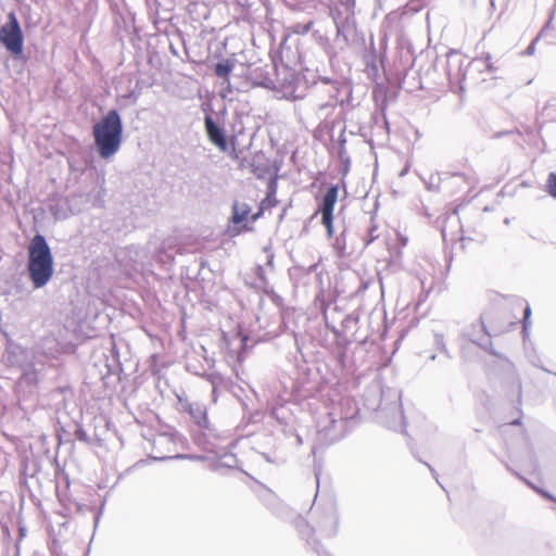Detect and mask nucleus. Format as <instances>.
Instances as JSON below:
<instances>
[{
  "instance_id": "obj_1",
  "label": "nucleus",
  "mask_w": 556,
  "mask_h": 556,
  "mask_svg": "<svg viewBox=\"0 0 556 556\" xmlns=\"http://www.w3.org/2000/svg\"><path fill=\"white\" fill-rule=\"evenodd\" d=\"M53 255L45 238L36 233L28 245L27 274L35 289L43 288L53 276Z\"/></svg>"
},
{
  "instance_id": "obj_2",
  "label": "nucleus",
  "mask_w": 556,
  "mask_h": 556,
  "mask_svg": "<svg viewBox=\"0 0 556 556\" xmlns=\"http://www.w3.org/2000/svg\"><path fill=\"white\" fill-rule=\"evenodd\" d=\"M92 135L100 157L113 156L119 150L123 138V122L118 111L110 110L93 125Z\"/></svg>"
},
{
  "instance_id": "obj_3",
  "label": "nucleus",
  "mask_w": 556,
  "mask_h": 556,
  "mask_svg": "<svg viewBox=\"0 0 556 556\" xmlns=\"http://www.w3.org/2000/svg\"><path fill=\"white\" fill-rule=\"evenodd\" d=\"M336 26L334 45L340 51H344L349 47L362 48L365 45V37L358 31L355 17L348 10L340 11L338 8L331 9Z\"/></svg>"
},
{
  "instance_id": "obj_4",
  "label": "nucleus",
  "mask_w": 556,
  "mask_h": 556,
  "mask_svg": "<svg viewBox=\"0 0 556 556\" xmlns=\"http://www.w3.org/2000/svg\"><path fill=\"white\" fill-rule=\"evenodd\" d=\"M488 70L490 73L496 71L491 62V55L486 54L485 58L475 59L472 61L466 60L463 55L457 52H451L447 55V77L451 84H459V88L463 91L465 89L464 83L467 80V74L469 71H479L482 68Z\"/></svg>"
},
{
  "instance_id": "obj_5",
  "label": "nucleus",
  "mask_w": 556,
  "mask_h": 556,
  "mask_svg": "<svg viewBox=\"0 0 556 556\" xmlns=\"http://www.w3.org/2000/svg\"><path fill=\"white\" fill-rule=\"evenodd\" d=\"M349 417L338 416L330 412L317 421L316 442L319 445H330L340 441L348 432Z\"/></svg>"
},
{
  "instance_id": "obj_6",
  "label": "nucleus",
  "mask_w": 556,
  "mask_h": 556,
  "mask_svg": "<svg viewBox=\"0 0 556 556\" xmlns=\"http://www.w3.org/2000/svg\"><path fill=\"white\" fill-rule=\"evenodd\" d=\"M299 80V75L293 68L283 64L277 65L270 90L287 100L300 99L302 96L298 93Z\"/></svg>"
},
{
  "instance_id": "obj_7",
  "label": "nucleus",
  "mask_w": 556,
  "mask_h": 556,
  "mask_svg": "<svg viewBox=\"0 0 556 556\" xmlns=\"http://www.w3.org/2000/svg\"><path fill=\"white\" fill-rule=\"evenodd\" d=\"M276 67L277 64L274 61L264 63L260 60L249 64L247 67L242 66V75L247 77L252 86L270 89L274 86L273 78Z\"/></svg>"
},
{
  "instance_id": "obj_8",
  "label": "nucleus",
  "mask_w": 556,
  "mask_h": 556,
  "mask_svg": "<svg viewBox=\"0 0 556 556\" xmlns=\"http://www.w3.org/2000/svg\"><path fill=\"white\" fill-rule=\"evenodd\" d=\"M0 42L13 55L23 52L24 36L14 13L9 14V21L0 28Z\"/></svg>"
},
{
  "instance_id": "obj_9",
  "label": "nucleus",
  "mask_w": 556,
  "mask_h": 556,
  "mask_svg": "<svg viewBox=\"0 0 556 556\" xmlns=\"http://www.w3.org/2000/svg\"><path fill=\"white\" fill-rule=\"evenodd\" d=\"M326 326L336 337H342L345 332L355 328L358 323V316L355 314H344L334 306L331 311L324 312Z\"/></svg>"
},
{
  "instance_id": "obj_10",
  "label": "nucleus",
  "mask_w": 556,
  "mask_h": 556,
  "mask_svg": "<svg viewBox=\"0 0 556 556\" xmlns=\"http://www.w3.org/2000/svg\"><path fill=\"white\" fill-rule=\"evenodd\" d=\"M64 352V346L54 336L43 337L34 349V359L41 365L46 363L50 367H56L59 356Z\"/></svg>"
},
{
  "instance_id": "obj_11",
  "label": "nucleus",
  "mask_w": 556,
  "mask_h": 556,
  "mask_svg": "<svg viewBox=\"0 0 556 556\" xmlns=\"http://www.w3.org/2000/svg\"><path fill=\"white\" fill-rule=\"evenodd\" d=\"M378 417L389 429L403 431L405 428L404 415L399 400L391 403L389 407L379 406Z\"/></svg>"
},
{
  "instance_id": "obj_12",
  "label": "nucleus",
  "mask_w": 556,
  "mask_h": 556,
  "mask_svg": "<svg viewBox=\"0 0 556 556\" xmlns=\"http://www.w3.org/2000/svg\"><path fill=\"white\" fill-rule=\"evenodd\" d=\"M462 337L468 339L470 342L477 344L479 348L494 354L491 351L492 342L490 333L488 332L483 321L479 324H472L468 329L462 332Z\"/></svg>"
},
{
  "instance_id": "obj_13",
  "label": "nucleus",
  "mask_w": 556,
  "mask_h": 556,
  "mask_svg": "<svg viewBox=\"0 0 556 556\" xmlns=\"http://www.w3.org/2000/svg\"><path fill=\"white\" fill-rule=\"evenodd\" d=\"M39 362L34 359V362H30L24 368H22V375L18 379L17 386L20 388H29L30 390L36 387L42 379V367Z\"/></svg>"
},
{
  "instance_id": "obj_14",
  "label": "nucleus",
  "mask_w": 556,
  "mask_h": 556,
  "mask_svg": "<svg viewBox=\"0 0 556 556\" xmlns=\"http://www.w3.org/2000/svg\"><path fill=\"white\" fill-rule=\"evenodd\" d=\"M204 127L210 141L219 150L225 151L227 149L225 129L210 114L204 116Z\"/></svg>"
},
{
  "instance_id": "obj_15",
  "label": "nucleus",
  "mask_w": 556,
  "mask_h": 556,
  "mask_svg": "<svg viewBox=\"0 0 556 556\" xmlns=\"http://www.w3.org/2000/svg\"><path fill=\"white\" fill-rule=\"evenodd\" d=\"M338 191H339L338 185H330L327 188L325 194L321 198V201L318 205V211H317V213H319L321 215V217L323 216H333V208L337 203Z\"/></svg>"
},
{
  "instance_id": "obj_16",
  "label": "nucleus",
  "mask_w": 556,
  "mask_h": 556,
  "mask_svg": "<svg viewBox=\"0 0 556 556\" xmlns=\"http://www.w3.org/2000/svg\"><path fill=\"white\" fill-rule=\"evenodd\" d=\"M188 413L193 420L194 425L201 430H208V419L206 406L202 403H190L188 405Z\"/></svg>"
},
{
  "instance_id": "obj_17",
  "label": "nucleus",
  "mask_w": 556,
  "mask_h": 556,
  "mask_svg": "<svg viewBox=\"0 0 556 556\" xmlns=\"http://www.w3.org/2000/svg\"><path fill=\"white\" fill-rule=\"evenodd\" d=\"M339 516L333 509L327 511L323 521L318 525L317 531L324 536H334L338 532Z\"/></svg>"
},
{
  "instance_id": "obj_18",
  "label": "nucleus",
  "mask_w": 556,
  "mask_h": 556,
  "mask_svg": "<svg viewBox=\"0 0 556 556\" xmlns=\"http://www.w3.org/2000/svg\"><path fill=\"white\" fill-rule=\"evenodd\" d=\"M5 353V362L10 366H16L22 369L28 364L26 363L27 352L20 345L10 344Z\"/></svg>"
},
{
  "instance_id": "obj_19",
  "label": "nucleus",
  "mask_w": 556,
  "mask_h": 556,
  "mask_svg": "<svg viewBox=\"0 0 556 556\" xmlns=\"http://www.w3.org/2000/svg\"><path fill=\"white\" fill-rule=\"evenodd\" d=\"M296 527L302 538H304L309 545L313 546L318 556H331L326 551H321L318 546V542L316 540H311V534L315 532V529L311 528L309 525L304 519H299L296 521Z\"/></svg>"
},
{
  "instance_id": "obj_20",
  "label": "nucleus",
  "mask_w": 556,
  "mask_h": 556,
  "mask_svg": "<svg viewBox=\"0 0 556 556\" xmlns=\"http://www.w3.org/2000/svg\"><path fill=\"white\" fill-rule=\"evenodd\" d=\"M251 213V207L248 203H241L239 201H235L232 204V214L230 217V222L233 225H240L244 220L248 219V216Z\"/></svg>"
},
{
  "instance_id": "obj_21",
  "label": "nucleus",
  "mask_w": 556,
  "mask_h": 556,
  "mask_svg": "<svg viewBox=\"0 0 556 556\" xmlns=\"http://www.w3.org/2000/svg\"><path fill=\"white\" fill-rule=\"evenodd\" d=\"M152 443H153L154 450H156V453H157L154 456L155 459L172 458V456L164 455L163 452L160 450L161 447H166L167 445L173 444V439H172L170 434L160 433L154 437Z\"/></svg>"
},
{
  "instance_id": "obj_22",
  "label": "nucleus",
  "mask_w": 556,
  "mask_h": 556,
  "mask_svg": "<svg viewBox=\"0 0 556 556\" xmlns=\"http://www.w3.org/2000/svg\"><path fill=\"white\" fill-rule=\"evenodd\" d=\"M235 67V62L231 59L224 60L218 62L214 66V73L217 77L223 79H228L230 73Z\"/></svg>"
},
{
  "instance_id": "obj_23",
  "label": "nucleus",
  "mask_w": 556,
  "mask_h": 556,
  "mask_svg": "<svg viewBox=\"0 0 556 556\" xmlns=\"http://www.w3.org/2000/svg\"><path fill=\"white\" fill-rule=\"evenodd\" d=\"M552 17L545 24V26L540 30L539 35L532 40V42L528 46L526 50V54L532 55L535 52V43L543 37H547L549 31L552 30Z\"/></svg>"
},
{
  "instance_id": "obj_24",
  "label": "nucleus",
  "mask_w": 556,
  "mask_h": 556,
  "mask_svg": "<svg viewBox=\"0 0 556 556\" xmlns=\"http://www.w3.org/2000/svg\"><path fill=\"white\" fill-rule=\"evenodd\" d=\"M50 212L56 219H65L70 216L67 210L63 207L62 202L52 204Z\"/></svg>"
},
{
  "instance_id": "obj_25",
  "label": "nucleus",
  "mask_w": 556,
  "mask_h": 556,
  "mask_svg": "<svg viewBox=\"0 0 556 556\" xmlns=\"http://www.w3.org/2000/svg\"><path fill=\"white\" fill-rule=\"evenodd\" d=\"M321 224L325 226L327 236L331 238L334 235L333 216H323Z\"/></svg>"
},
{
  "instance_id": "obj_26",
  "label": "nucleus",
  "mask_w": 556,
  "mask_h": 556,
  "mask_svg": "<svg viewBox=\"0 0 556 556\" xmlns=\"http://www.w3.org/2000/svg\"><path fill=\"white\" fill-rule=\"evenodd\" d=\"M74 437L79 442L89 443V441H90V438H89L87 431L81 426H78L75 429Z\"/></svg>"
},
{
  "instance_id": "obj_27",
  "label": "nucleus",
  "mask_w": 556,
  "mask_h": 556,
  "mask_svg": "<svg viewBox=\"0 0 556 556\" xmlns=\"http://www.w3.org/2000/svg\"><path fill=\"white\" fill-rule=\"evenodd\" d=\"M547 190L548 193L556 198V174L551 173L547 178Z\"/></svg>"
},
{
  "instance_id": "obj_28",
  "label": "nucleus",
  "mask_w": 556,
  "mask_h": 556,
  "mask_svg": "<svg viewBox=\"0 0 556 556\" xmlns=\"http://www.w3.org/2000/svg\"><path fill=\"white\" fill-rule=\"evenodd\" d=\"M319 81H320L321 84H324V85H329V86H330V88H331V90H330V91H331V92H333V94H332V96H334V94L338 92L337 81H333V80H331V79H330V78H328V77H320V78H319Z\"/></svg>"
},
{
  "instance_id": "obj_29",
  "label": "nucleus",
  "mask_w": 556,
  "mask_h": 556,
  "mask_svg": "<svg viewBox=\"0 0 556 556\" xmlns=\"http://www.w3.org/2000/svg\"><path fill=\"white\" fill-rule=\"evenodd\" d=\"M530 316H531V308L529 305H527L525 308V312H523V332L525 333L527 332L528 326L530 324V321H529Z\"/></svg>"
},
{
  "instance_id": "obj_30",
  "label": "nucleus",
  "mask_w": 556,
  "mask_h": 556,
  "mask_svg": "<svg viewBox=\"0 0 556 556\" xmlns=\"http://www.w3.org/2000/svg\"><path fill=\"white\" fill-rule=\"evenodd\" d=\"M236 462H237V460H236L235 456H233V455H229V456H226V457H225V460H223L220 464H222L223 466H227V467L231 468V467H233V465L236 464Z\"/></svg>"
},
{
  "instance_id": "obj_31",
  "label": "nucleus",
  "mask_w": 556,
  "mask_h": 556,
  "mask_svg": "<svg viewBox=\"0 0 556 556\" xmlns=\"http://www.w3.org/2000/svg\"><path fill=\"white\" fill-rule=\"evenodd\" d=\"M275 192H276V185H275V182H271V184H269V186L267 188L266 200H269L270 197H274Z\"/></svg>"
},
{
  "instance_id": "obj_32",
  "label": "nucleus",
  "mask_w": 556,
  "mask_h": 556,
  "mask_svg": "<svg viewBox=\"0 0 556 556\" xmlns=\"http://www.w3.org/2000/svg\"><path fill=\"white\" fill-rule=\"evenodd\" d=\"M435 343H437L438 345H441V350H442L443 352H445V351H446L445 345H444V343H443V336H442V334H435Z\"/></svg>"
},
{
  "instance_id": "obj_33",
  "label": "nucleus",
  "mask_w": 556,
  "mask_h": 556,
  "mask_svg": "<svg viewBox=\"0 0 556 556\" xmlns=\"http://www.w3.org/2000/svg\"><path fill=\"white\" fill-rule=\"evenodd\" d=\"M426 466L429 468V470H430L432 477L435 479V481H438V472H437V470L432 466L427 464V463H426Z\"/></svg>"
},
{
  "instance_id": "obj_34",
  "label": "nucleus",
  "mask_w": 556,
  "mask_h": 556,
  "mask_svg": "<svg viewBox=\"0 0 556 556\" xmlns=\"http://www.w3.org/2000/svg\"><path fill=\"white\" fill-rule=\"evenodd\" d=\"M294 441H295V445L300 446L302 445L303 441H302V438L300 434H294Z\"/></svg>"
},
{
  "instance_id": "obj_35",
  "label": "nucleus",
  "mask_w": 556,
  "mask_h": 556,
  "mask_svg": "<svg viewBox=\"0 0 556 556\" xmlns=\"http://www.w3.org/2000/svg\"><path fill=\"white\" fill-rule=\"evenodd\" d=\"M376 230H377L376 228H371V229H370V232H369V235H370V239L367 241V244H368L369 242H371V241L377 237V236L375 235Z\"/></svg>"
},
{
  "instance_id": "obj_36",
  "label": "nucleus",
  "mask_w": 556,
  "mask_h": 556,
  "mask_svg": "<svg viewBox=\"0 0 556 556\" xmlns=\"http://www.w3.org/2000/svg\"><path fill=\"white\" fill-rule=\"evenodd\" d=\"M261 214H262V212H258V213L252 215L251 223H255L258 219V217L261 216Z\"/></svg>"
},
{
  "instance_id": "obj_37",
  "label": "nucleus",
  "mask_w": 556,
  "mask_h": 556,
  "mask_svg": "<svg viewBox=\"0 0 556 556\" xmlns=\"http://www.w3.org/2000/svg\"><path fill=\"white\" fill-rule=\"evenodd\" d=\"M342 319V315L340 314H334V325L338 326V324L340 325V320Z\"/></svg>"
},
{
  "instance_id": "obj_38",
  "label": "nucleus",
  "mask_w": 556,
  "mask_h": 556,
  "mask_svg": "<svg viewBox=\"0 0 556 556\" xmlns=\"http://www.w3.org/2000/svg\"><path fill=\"white\" fill-rule=\"evenodd\" d=\"M452 177L454 179H465V175L464 174H459V173L453 174Z\"/></svg>"
},
{
  "instance_id": "obj_39",
  "label": "nucleus",
  "mask_w": 556,
  "mask_h": 556,
  "mask_svg": "<svg viewBox=\"0 0 556 556\" xmlns=\"http://www.w3.org/2000/svg\"><path fill=\"white\" fill-rule=\"evenodd\" d=\"M312 25H313V23H312V22L307 23V24L304 26V28H303V33H307V31H309V29H311Z\"/></svg>"
},
{
  "instance_id": "obj_40",
  "label": "nucleus",
  "mask_w": 556,
  "mask_h": 556,
  "mask_svg": "<svg viewBox=\"0 0 556 556\" xmlns=\"http://www.w3.org/2000/svg\"><path fill=\"white\" fill-rule=\"evenodd\" d=\"M273 263H274V255H273V254H270V255L268 256L267 264H268L269 266H273Z\"/></svg>"
},
{
  "instance_id": "obj_41",
  "label": "nucleus",
  "mask_w": 556,
  "mask_h": 556,
  "mask_svg": "<svg viewBox=\"0 0 556 556\" xmlns=\"http://www.w3.org/2000/svg\"><path fill=\"white\" fill-rule=\"evenodd\" d=\"M210 380H211V382L213 384V392H215L216 391V386H215V381H214L213 375H210Z\"/></svg>"
},
{
  "instance_id": "obj_42",
  "label": "nucleus",
  "mask_w": 556,
  "mask_h": 556,
  "mask_svg": "<svg viewBox=\"0 0 556 556\" xmlns=\"http://www.w3.org/2000/svg\"><path fill=\"white\" fill-rule=\"evenodd\" d=\"M257 270H258V277L262 278L263 277V268L260 266Z\"/></svg>"
},
{
  "instance_id": "obj_43",
  "label": "nucleus",
  "mask_w": 556,
  "mask_h": 556,
  "mask_svg": "<svg viewBox=\"0 0 556 556\" xmlns=\"http://www.w3.org/2000/svg\"><path fill=\"white\" fill-rule=\"evenodd\" d=\"M242 228H243L244 230H251V227H248L247 225H243V226H242Z\"/></svg>"
},
{
  "instance_id": "obj_44",
  "label": "nucleus",
  "mask_w": 556,
  "mask_h": 556,
  "mask_svg": "<svg viewBox=\"0 0 556 556\" xmlns=\"http://www.w3.org/2000/svg\"><path fill=\"white\" fill-rule=\"evenodd\" d=\"M263 456H264V458H265L267 462H270V459H269L268 455L263 454Z\"/></svg>"
},
{
  "instance_id": "obj_45",
  "label": "nucleus",
  "mask_w": 556,
  "mask_h": 556,
  "mask_svg": "<svg viewBox=\"0 0 556 556\" xmlns=\"http://www.w3.org/2000/svg\"><path fill=\"white\" fill-rule=\"evenodd\" d=\"M511 424H513V425H518V424H519V420H518V419H517V420H514Z\"/></svg>"
},
{
  "instance_id": "obj_46",
  "label": "nucleus",
  "mask_w": 556,
  "mask_h": 556,
  "mask_svg": "<svg viewBox=\"0 0 556 556\" xmlns=\"http://www.w3.org/2000/svg\"><path fill=\"white\" fill-rule=\"evenodd\" d=\"M437 482L439 483V486H440L441 489H444V485H443L442 483H440V482H439V480H438Z\"/></svg>"
},
{
  "instance_id": "obj_47",
  "label": "nucleus",
  "mask_w": 556,
  "mask_h": 556,
  "mask_svg": "<svg viewBox=\"0 0 556 556\" xmlns=\"http://www.w3.org/2000/svg\"><path fill=\"white\" fill-rule=\"evenodd\" d=\"M437 482L439 483V486H440L441 489H444V485H443L442 483H440V482H439V480H438Z\"/></svg>"
},
{
  "instance_id": "obj_48",
  "label": "nucleus",
  "mask_w": 556,
  "mask_h": 556,
  "mask_svg": "<svg viewBox=\"0 0 556 556\" xmlns=\"http://www.w3.org/2000/svg\"><path fill=\"white\" fill-rule=\"evenodd\" d=\"M437 482L439 483V486H440L441 489H444V485H443L442 483H440V482H439V480H438Z\"/></svg>"
}]
</instances>
